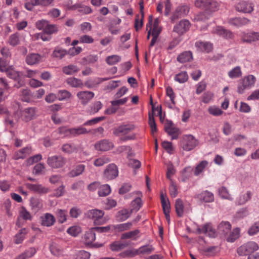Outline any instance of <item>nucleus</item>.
Returning <instances> with one entry per match:
<instances>
[{"mask_svg":"<svg viewBox=\"0 0 259 259\" xmlns=\"http://www.w3.org/2000/svg\"><path fill=\"white\" fill-rule=\"evenodd\" d=\"M199 0L195 1V5L198 8H200L205 11V13H202L197 16V20L203 21L206 19L205 14H208L215 12L219 10V4L213 0L203 3Z\"/></svg>","mask_w":259,"mask_h":259,"instance_id":"f257e3e1","label":"nucleus"},{"mask_svg":"<svg viewBox=\"0 0 259 259\" xmlns=\"http://www.w3.org/2000/svg\"><path fill=\"white\" fill-rule=\"evenodd\" d=\"M95 148L98 151H107L114 147L113 144L108 140L104 139L95 144Z\"/></svg>","mask_w":259,"mask_h":259,"instance_id":"1a4fd4ad","label":"nucleus"},{"mask_svg":"<svg viewBox=\"0 0 259 259\" xmlns=\"http://www.w3.org/2000/svg\"><path fill=\"white\" fill-rule=\"evenodd\" d=\"M203 231L208 233L209 237H214L216 235L215 231L210 224H206L203 226Z\"/></svg>","mask_w":259,"mask_h":259,"instance_id":"37998d69","label":"nucleus"},{"mask_svg":"<svg viewBox=\"0 0 259 259\" xmlns=\"http://www.w3.org/2000/svg\"><path fill=\"white\" fill-rule=\"evenodd\" d=\"M139 5H140V12L142 15V19L140 21V25L139 27L138 24H139V15H137V18L135 20V28L136 30V31H138L139 29L141 28L143 26V18H144V2L143 1L141 0L139 2Z\"/></svg>","mask_w":259,"mask_h":259,"instance_id":"393cba45","label":"nucleus"},{"mask_svg":"<svg viewBox=\"0 0 259 259\" xmlns=\"http://www.w3.org/2000/svg\"><path fill=\"white\" fill-rule=\"evenodd\" d=\"M26 233L25 229H22L20 230L19 233L16 235L15 242L16 244L21 243L24 238L25 235Z\"/></svg>","mask_w":259,"mask_h":259,"instance_id":"09e8293b","label":"nucleus"},{"mask_svg":"<svg viewBox=\"0 0 259 259\" xmlns=\"http://www.w3.org/2000/svg\"><path fill=\"white\" fill-rule=\"evenodd\" d=\"M169 136L171 137V139H177L180 135L181 132L178 128L173 127L166 132Z\"/></svg>","mask_w":259,"mask_h":259,"instance_id":"a19ab883","label":"nucleus"},{"mask_svg":"<svg viewBox=\"0 0 259 259\" xmlns=\"http://www.w3.org/2000/svg\"><path fill=\"white\" fill-rule=\"evenodd\" d=\"M71 128H67L66 127L62 126L58 128V132L60 135H64V136L69 137L71 136V133H70Z\"/></svg>","mask_w":259,"mask_h":259,"instance_id":"69168bd1","label":"nucleus"},{"mask_svg":"<svg viewBox=\"0 0 259 259\" xmlns=\"http://www.w3.org/2000/svg\"><path fill=\"white\" fill-rule=\"evenodd\" d=\"M132 226V223H127L124 224H121L114 226V229L119 231L121 232L125 230L130 229Z\"/></svg>","mask_w":259,"mask_h":259,"instance_id":"49530a36","label":"nucleus"},{"mask_svg":"<svg viewBox=\"0 0 259 259\" xmlns=\"http://www.w3.org/2000/svg\"><path fill=\"white\" fill-rule=\"evenodd\" d=\"M58 96L59 97L60 100H63L66 99L70 98L71 96V94L67 90H60L58 92Z\"/></svg>","mask_w":259,"mask_h":259,"instance_id":"bf43d9fd","label":"nucleus"},{"mask_svg":"<svg viewBox=\"0 0 259 259\" xmlns=\"http://www.w3.org/2000/svg\"><path fill=\"white\" fill-rule=\"evenodd\" d=\"M84 243L87 245H91L92 247L95 248H99L102 246V244L93 243V241L96 239V234L93 228H91L88 231H87L83 237Z\"/></svg>","mask_w":259,"mask_h":259,"instance_id":"423d86ee","label":"nucleus"},{"mask_svg":"<svg viewBox=\"0 0 259 259\" xmlns=\"http://www.w3.org/2000/svg\"><path fill=\"white\" fill-rule=\"evenodd\" d=\"M44 168L45 166L43 164L40 163H38L34 166L33 170V173L35 175H39Z\"/></svg>","mask_w":259,"mask_h":259,"instance_id":"338daca9","label":"nucleus"},{"mask_svg":"<svg viewBox=\"0 0 259 259\" xmlns=\"http://www.w3.org/2000/svg\"><path fill=\"white\" fill-rule=\"evenodd\" d=\"M176 211L178 217H181L184 213V204L181 199H177L175 202Z\"/></svg>","mask_w":259,"mask_h":259,"instance_id":"cd10ccee","label":"nucleus"},{"mask_svg":"<svg viewBox=\"0 0 259 259\" xmlns=\"http://www.w3.org/2000/svg\"><path fill=\"white\" fill-rule=\"evenodd\" d=\"M188 75L186 71H183L177 74L175 77L176 81L180 83H184L187 81Z\"/></svg>","mask_w":259,"mask_h":259,"instance_id":"c9c22d12","label":"nucleus"},{"mask_svg":"<svg viewBox=\"0 0 259 259\" xmlns=\"http://www.w3.org/2000/svg\"><path fill=\"white\" fill-rule=\"evenodd\" d=\"M31 152V148L30 147H25L18 152L15 154V159H24Z\"/></svg>","mask_w":259,"mask_h":259,"instance_id":"b1692460","label":"nucleus"},{"mask_svg":"<svg viewBox=\"0 0 259 259\" xmlns=\"http://www.w3.org/2000/svg\"><path fill=\"white\" fill-rule=\"evenodd\" d=\"M259 232V222L252 225L248 229V233L249 235H253Z\"/></svg>","mask_w":259,"mask_h":259,"instance_id":"052dcab7","label":"nucleus"},{"mask_svg":"<svg viewBox=\"0 0 259 259\" xmlns=\"http://www.w3.org/2000/svg\"><path fill=\"white\" fill-rule=\"evenodd\" d=\"M85 166L83 164H78L69 173L70 177H75L80 175L84 171Z\"/></svg>","mask_w":259,"mask_h":259,"instance_id":"bb28decb","label":"nucleus"},{"mask_svg":"<svg viewBox=\"0 0 259 259\" xmlns=\"http://www.w3.org/2000/svg\"><path fill=\"white\" fill-rule=\"evenodd\" d=\"M67 54V51L58 48H56L53 52L52 56L54 57L62 59Z\"/></svg>","mask_w":259,"mask_h":259,"instance_id":"79ce46f5","label":"nucleus"},{"mask_svg":"<svg viewBox=\"0 0 259 259\" xmlns=\"http://www.w3.org/2000/svg\"><path fill=\"white\" fill-rule=\"evenodd\" d=\"M66 82L74 88H78L82 86L83 84L80 79L75 77H70L67 79Z\"/></svg>","mask_w":259,"mask_h":259,"instance_id":"c85d7f7f","label":"nucleus"},{"mask_svg":"<svg viewBox=\"0 0 259 259\" xmlns=\"http://www.w3.org/2000/svg\"><path fill=\"white\" fill-rule=\"evenodd\" d=\"M7 75L9 78L18 81V84H15L14 87L19 88L23 85V83L20 80L19 72L13 69H7L6 70Z\"/></svg>","mask_w":259,"mask_h":259,"instance_id":"2eb2a0df","label":"nucleus"},{"mask_svg":"<svg viewBox=\"0 0 259 259\" xmlns=\"http://www.w3.org/2000/svg\"><path fill=\"white\" fill-rule=\"evenodd\" d=\"M154 250V248L152 245H143L139 247L138 249L135 250V253L133 255L136 254H149L152 252Z\"/></svg>","mask_w":259,"mask_h":259,"instance_id":"aec40b11","label":"nucleus"},{"mask_svg":"<svg viewBox=\"0 0 259 259\" xmlns=\"http://www.w3.org/2000/svg\"><path fill=\"white\" fill-rule=\"evenodd\" d=\"M132 205L133 207L132 211L135 210V211H138L142 205V201L140 197L136 198L134 201H132Z\"/></svg>","mask_w":259,"mask_h":259,"instance_id":"3c124183","label":"nucleus"},{"mask_svg":"<svg viewBox=\"0 0 259 259\" xmlns=\"http://www.w3.org/2000/svg\"><path fill=\"white\" fill-rule=\"evenodd\" d=\"M104 213L101 210L92 209L89 210L86 215L88 218L93 219L94 223L97 225H103L105 223L106 220L103 218Z\"/></svg>","mask_w":259,"mask_h":259,"instance_id":"7ed1b4c3","label":"nucleus"},{"mask_svg":"<svg viewBox=\"0 0 259 259\" xmlns=\"http://www.w3.org/2000/svg\"><path fill=\"white\" fill-rule=\"evenodd\" d=\"M230 234L228 237L227 240L228 242H233L239 237V229L235 228L232 232H230Z\"/></svg>","mask_w":259,"mask_h":259,"instance_id":"c03bdc74","label":"nucleus"},{"mask_svg":"<svg viewBox=\"0 0 259 259\" xmlns=\"http://www.w3.org/2000/svg\"><path fill=\"white\" fill-rule=\"evenodd\" d=\"M241 40L242 41L247 43L259 40V32L252 31L248 33H244L242 36Z\"/></svg>","mask_w":259,"mask_h":259,"instance_id":"f3484780","label":"nucleus"},{"mask_svg":"<svg viewBox=\"0 0 259 259\" xmlns=\"http://www.w3.org/2000/svg\"><path fill=\"white\" fill-rule=\"evenodd\" d=\"M255 80L256 79L253 75H250L245 77L242 81L245 87L249 88L254 85Z\"/></svg>","mask_w":259,"mask_h":259,"instance_id":"f704fd0d","label":"nucleus"},{"mask_svg":"<svg viewBox=\"0 0 259 259\" xmlns=\"http://www.w3.org/2000/svg\"><path fill=\"white\" fill-rule=\"evenodd\" d=\"M105 119V116H101V117H96V118H94L93 119H92L91 120H89L88 121H87L86 122H85L84 123H83V125L84 126H87V125H90V126H91V125H94L100 121H103V120H104Z\"/></svg>","mask_w":259,"mask_h":259,"instance_id":"603ef678","label":"nucleus"},{"mask_svg":"<svg viewBox=\"0 0 259 259\" xmlns=\"http://www.w3.org/2000/svg\"><path fill=\"white\" fill-rule=\"evenodd\" d=\"M228 75L231 78L239 77L241 75L240 68L238 66L235 67L228 73Z\"/></svg>","mask_w":259,"mask_h":259,"instance_id":"8fccbe9b","label":"nucleus"},{"mask_svg":"<svg viewBox=\"0 0 259 259\" xmlns=\"http://www.w3.org/2000/svg\"><path fill=\"white\" fill-rule=\"evenodd\" d=\"M40 220L41 225L47 227L53 226L56 221L55 217L49 213H46L40 217Z\"/></svg>","mask_w":259,"mask_h":259,"instance_id":"dca6fc26","label":"nucleus"},{"mask_svg":"<svg viewBox=\"0 0 259 259\" xmlns=\"http://www.w3.org/2000/svg\"><path fill=\"white\" fill-rule=\"evenodd\" d=\"M140 233V231L138 229L134 231L124 233L122 234L121 238L122 239H126L128 238H133L136 239L135 236Z\"/></svg>","mask_w":259,"mask_h":259,"instance_id":"58836bf2","label":"nucleus"},{"mask_svg":"<svg viewBox=\"0 0 259 259\" xmlns=\"http://www.w3.org/2000/svg\"><path fill=\"white\" fill-rule=\"evenodd\" d=\"M79 69L74 65H69L63 68V72L67 75H71L77 72Z\"/></svg>","mask_w":259,"mask_h":259,"instance_id":"72a5a7b5","label":"nucleus"},{"mask_svg":"<svg viewBox=\"0 0 259 259\" xmlns=\"http://www.w3.org/2000/svg\"><path fill=\"white\" fill-rule=\"evenodd\" d=\"M67 233L73 236H76L80 232V229L76 226L70 227L67 230Z\"/></svg>","mask_w":259,"mask_h":259,"instance_id":"680f3d73","label":"nucleus"},{"mask_svg":"<svg viewBox=\"0 0 259 259\" xmlns=\"http://www.w3.org/2000/svg\"><path fill=\"white\" fill-rule=\"evenodd\" d=\"M111 192L110 187L108 185H104L101 186L98 191L100 196L104 197L109 195Z\"/></svg>","mask_w":259,"mask_h":259,"instance_id":"473e14b6","label":"nucleus"},{"mask_svg":"<svg viewBox=\"0 0 259 259\" xmlns=\"http://www.w3.org/2000/svg\"><path fill=\"white\" fill-rule=\"evenodd\" d=\"M57 218L60 223H64L66 220V211L64 210L59 209L57 211Z\"/></svg>","mask_w":259,"mask_h":259,"instance_id":"6e6d98bb","label":"nucleus"},{"mask_svg":"<svg viewBox=\"0 0 259 259\" xmlns=\"http://www.w3.org/2000/svg\"><path fill=\"white\" fill-rule=\"evenodd\" d=\"M198 144V141L191 135H186L183 137L181 146L184 150L190 151Z\"/></svg>","mask_w":259,"mask_h":259,"instance_id":"20e7f679","label":"nucleus"},{"mask_svg":"<svg viewBox=\"0 0 259 259\" xmlns=\"http://www.w3.org/2000/svg\"><path fill=\"white\" fill-rule=\"evenodd\" d=\"M250 20L245 18H234L229 20V23L236 27H240L247 25L250 22Z\"/></svg>","mask_w":259,"mask_h":259,"instance_id":"412c9836","label":"nucleus"},{"mask_svg":"<svg viewBox=\"0 0 259 259\" xmlns=\"http://www.w3.org/2000/svg\"><path fill=\"white\" fill-rule=\"evenodd\" d=\"M132 155V153H129L128 157H130ZM128 165L136 169L139 168L141 166V162L138 160L129 158Z\"/></svg>","mask_w":259,"mask_h":259,"instance_id":"5fc2aeb1","label":"nucleus"},{"mask_svg":"<svg viewBox=\"0 0 259 259\" xmlns=\"http://www.w3.org/2000/svg\"><path fill=\"white\" fill-rule=\"evenodd\" d=\"M135 126L133 124H124L121 125L114 129L113 133L115 136L119 135H126L133 130Z\"/></svg>","mask_w":259,"mask_h":259,"instance_id":"f8f14e48","label":"nucleus"},{"mask_svg":"<svg viewBox=\"0 0 259 259\" xmlns=\"http://www.w3.org/2000/svg\"><path fill=\"white\" fill-rule=\"evenodd\" d=\"M57 31V28L55 25H50L48 24L47 27L44 28V32L47 34H52Z\"/></svg>","mask_w":259,"mask_h":259,"instance_id":"e2e57ef3","label":"nucleus"},{"mask_svg":"<svg viewBox=\"0 0 259 259\" xmlns=\"http://www.w3.org/2000/svg\"><path fill=\"white\" fill-rule=\"evenodd\" d=\"M18 33H15L10 36L9 42L12 46H15L19 44V38Z\"/></svg>","mask_w":259,"mask_h":259,"instance_id":"4d7b16f0","label":"nucleus"},{"mask_svg":"<svg viewBox=\"0 0 259 259\" xmlns=\"http://www.w3.org/2000/svg\"><path fill=\"white\" fill-rule=\"evenodd\" d=\"M110 159L106 156H102L95 160L94 164L96 166H101L109 163Z\"/></svg>","mask_w":259,"mask_h":259,"instance_id":"e433bc0d","label":"nucleus"},{"mask_svg":"<svg viewBox=\"0 0 259 259\" xmlns=\"http://www.w3.org/2000/svg\"><path fill=\"white\" fill-rule=\"evenodd\" d=\"M191 26L190 22L186 19L182 20L174 28V31L179 35H183L189 30Z\"/></svg>","mask_w":259,"mask_h":259,"instance_id":"6e6552de","label":"nucleus"},{"mask_svg":"<svg viewBox=\"0 0 259 259\" xmlns=\"http://www.w3.org/2000/svg\"><path fill=\"white\" fill-rule=\"evenodd\" d=\"M149 124L151 128L152 134L153 135V134L156 132L157 130L156 124L154 118L153 113H152L151 114L149 113Z\"/></svg>","mask_w":259,"mask_h":259,"instance_id":"ea45409f","label":"nucleus"},{"mask_svg":"<svg viewBox=\"0 0 259 259\" xmlns=\"http://www.w3.org/2000/svg\"><path fill=\"white\" fill-rule=\"evenodd\" d=\"M121 60V57L118 55H112L106 58V61L107 64L110 65L115 64Z\"/></svg>","mask_w":259,"mask_h":259,"instance_id":"de8ad7c7","label":"nucleus"},{"mask_svg":"<svg viewBox=\"0 0 259 259\" xmlns=\"http://www.w3.org/2000/svg\"><path fill=\"white\" fill-rule=\"evenodd\" d=\"M192 170L193 168L191 166H188L183 169L182 172V180L183 182H185L186 180L189 179L191 175Z\"/></svg>","mask_w":259,"mask_h":259,"instance_id":"864d4df0","label":"nucleus"},{"mask_svg":"<svg viewBox=\"0 0 259 259\" xmlns=\"http://www.w3.org/2000/svg\"><path fill=\"white\" fill-rule=\"evenodd\" d=\"M207 164L208 162L206 160L202 161L200 163H199L195 168V170L194 171L195 175L198 176L201 172H202Z\"/></svg>","mask_w":259,"mask_h":259,"instance_id":"a18cd8bd","label":"nucleus"},{"mask_svg":"<svg viewBox=\"0 0 259 259\" xmlns=\"http://www.w3.org/2000/svg\"><path fill=\"white\" fill-rule=\"evenodd\" d=\"M217 33L226 38H231L233 37V33L229 30L222 27H218L217 29Z\"/></svg>","mask_w":259,"mask_h":259,"instance_id":"2f4dec72","label":"nucleus"},{"mask_svg":"<svg viewBox=\"0 0 259 259\" xmlns=\"http://www.w3.org/2000/svg\"><path fill=\"white\" fill-rule=\"evenodd\" d=\"M36 109L34 107L25 108L22 111L21 115L22 120L28 122L33 119L35 117Z\"/></svg>","mask_w":259,"mask_h":259,"instance_id":"9b49d317","label":"nucleus"},{"mask_svg":"<svg viewBox=\"0 0 259 259\" xmlns=\"http://www.w3.org/2000/svg\"><path fill=\"white\" fill-rule=\"evenodd\" d=\"M257 244L254 242H248L237 249V253L239 255H249L251 253L258 249Z\"/></svg>","mask_w":259,"mask_h":259,"instance_id":"f03ea898","label":"nucleus"},{"mask_svg":"<svg viewBox=\"0 0 259 259\" xmlns=\"http://www.w3.org/2000/svg\"><path fill=\"white\" fill-rule=\"evenodd\" d=\"M51 253L54 255L59 256L62 253V249L57 244L52 243L50 246Z\"/></svg>","mask_w":259,"mask_h":259,"instance_id":"4c0bfd02","label":"nucleus"},{"mask_svg":"<svg viewBox=\"0 0 259 259\" xmlns=\"http://www.w3.org/2000/svg\"><path fill=\"white\" fill-rule=\"evenodd\" d=\"M200 199L203 200L206 202H210L213 201L214 197L212 193L208 191H204L202 192L199 195Z\"/></svg>","mask_w":259,"mask_h":259,"instance_id":"c756f323","label":"nucleus"},{"mask_svg":"<svg viewBox=\"0 0 259 259\" xmlns=\"http://www.w3.org/2000/svg\"><path fill=\"white\" fill-rule=\"evenodd\" d=\"M77 96L84 105L94 97V93L91 91H81L77 94Z\"/></svg>","mask_w":259,"mask_h":259,"instance_id":"ddd939ff","label":"nucleus"},{"mask_svg":"<svg viewBox=\"0 0 259 259\" xmlns=\"http://www.w3.org/2000/svg\"><path fill=\"white\" fill-rule=\"evenodd\" d=\"M66 163V159L61 155H54L49 157L48 164L52 168H59L63 167Z\"/></svg>","mask_w":259,"mask_h":259,"instance_id":"39448f33","label":"nucleus"},{"mask_svg":"<svg viewBox=\"0 0 259 259\" xmlns=\"http://www.w3.org/2000/svg\"><path fill=\"white\" fill-rule=\"evenodd\" d=\"M41 59V56L38 54L32 53L27 55L26 62L28 64L33 65L38 63Z\"/></svg>","mask_w":259,"mask_h":259,"instance_id":"4be33fe9","label":"nucleus"},{"mask_svg":"<svg viewBox=\"0 0 259 259\" xmlns=\"http://www.w3.org/2000/svg\"><path fill=\"white\" fill-rule=\"evenodd\" d=\"M30 204L33 208H40L42 204L38 199L32 198L30 200Z\"/></svg>","mask_w":259,"mask_h":259,"instance_id":"0e129e2a","label":"nucleus"},{"mask_svg":"<svg viewBox=\"0 0 259 259\" xmlns=\"http://www.w3.org/2000/svg\"><path fill=\"white\" fill-rule=\"evenodd\" d=\"M235 8L238 12L250 13L253 11V5L248 2L241 1L236 5Z\"/></svg>","mask_w":259,"mask_h":259,"instance_id":"9d476101","label":"nucleus"},{"mask_svg":"<svg viewBox=\"0 0 259 259\" xmlns=\"http://www.w3.org/2000/svg\"><path fill=\"white\" fill-rule=\"evenodd\" d=\"M129 245L128 243H121L118 242H114L110 244V249L112 251H119Z\"/></svg>","mask_w":259,"mask_h":259,"instance_id":"7c9ffc66","label":"nucleus"},{"mask_svg":"<svg viewBox=\"0 0 259 259\" xmlns=\"http://www.w3.org/2000/svg\"><path fill=\"white\" fill-rule=\"evenodd\" d=\"M98 57L97 55H90L83 58L87 64H93L98 61Z\"/></svg>","mask_w":259,"mask_h":259,"instance_id":"13d9d810","label":"nucleus"},{"mask_svg":"<svg viewBox=\"0 0 259 259\" xmlns=\"http://www.w3.org/2000/svg\"><path fill=\"white\" fill-rule=\"evenodd\" d=\"M61 150L63 152L67 154L76 153L78 151V148L75 145L68 143L63 145Z\"/></svg>","mask_w":259,"mask_h":259,"instance_id":"a878e982","label":"nucleus"},{"mask_svg":"<svg viewBox=\"0 0 259 259\" xmlns=\"http://www.w3.org/2000/svg\"><path fill=\"white\" fill-rule=\"evenodd\" d=\"M192 54L190 51H186L178 56L177 60L181 63L189 62L192 60Z\"/></svg>","mask_w":259,"mask_h":259,"instance_id":"5701e85b","label":"nucleus"},{"mask_svg":"<svg viewBox=\"0 0 259 259\" xmlns=\"http://www.w3.org/2000/svg\"><path fill=\"white\" fill-rule=\"evenodd\" d=\"M195 45L197 49V51L200 52L209 53L212 49V44L208 42L197 41Z\"/></svg>","mask_w":259,"mask_h":259,"instance_id":"a211bd4d","label":"nucleus"},{"mask_svg":"<svg viewBox=\"0 0 259 259\" xmlns=\"http://www.w3.org/2000/svg\"><path fill=\"white\" fill-rule=\"evenodd\" d=\"M219 192L220 195L222 198H225V199H229L230 195L229 194L227 189L225 187H221L219 189Z\"/></svg>","mask_w":259,"mask_h":259,"instance_id":"774afa93","label":"nucleus"},{"mask_svg":"<svg viewBox=\"0 0 259 259\" xmlns=\"http://www.w3.org/2000/svg\"><path fill=\"white\" fill-rule=\"evenodd\" d=\"M26 186L31 191L39 194H46L49 191V189L48 188L44 187L40 184L27 183L26 184Z\"/></svg>","mask_w":259,"mask_h":259,"instance_id":"4468645a","label":"nucleus"},{"mask_svg":"<svg viewBox=\"0 0 259 259\" xmlns=\"http://www.w3.org/2000/svg\"><path fill=\"white\" fill-rule=\"evenodd\" d=\"M231 225L228 222H222L218 227V233L226 235L231 231Z\"/></svg>","mask_w":259,"mask_h":259,"instance_id":"6ab92c4d","label":"nucleus"},{"mask_svg":"<svg viewBox=\"0 0 259 259\" xmlns=\"http://www.w3.org/2000/svg\"><path fill=\"white\" fill-rule=\"evenodd\" d=\"M118 175V170L117 167L114 163L109 164L104 170L103 173V177L108 180L114 179Z\"/></svg>","mask_w":259,"mask_h":259,"instance_id":"0eeeda50","label":"nucleus"}]
</instances>
